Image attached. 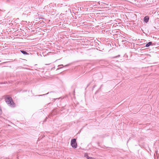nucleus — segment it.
I'll return each instance as SVG.
<instances>
[{"label":"nucleus","mask_w":159,"mask_h":159,"mask_svg":"<svg viewBox=\"0 0 159 159\" xmlns=\"http://www.w3.org/2000/svg\"><path fill=\"white\" fill-rule=\"evenodd\" d=\"M149 16H146L143 18V22L145 23H147L149 21Z\"/></svg>","instance_id":"4"},{"label":"nucleus","mask_w":159,"mask_h":159,"mask_svg":"<svg viewBox=\"0 0 159 159\" xmlns=\"http://www.w3.org/2000/svg\"><path fill=\"white\" fill-rule=\"evenodd\" d=\"M70 144L73 148H77V144L76 142V139H73L71 140Z\"/></svg>","instance_id":"2"},{"label":"nucleus","mask_w":159,"mask_h":159,"mask_svg":"<svg viewBox=\"0 0 159 159\" xmlns=\"http://www.w3.org/2000/svg\"><path fill=\"white\" fill-rule=\"evenodd\" d=\"M89 84L88 85V86H89Z\"/></svg>","instance_id":"22"},{"label":"nucleus","mask_w":159,"mask_h":159,"mask_svg":"<svg viewBox=\"0 0 159 159\" xmlns=\"http://www.w3.org/2000/svg\"><path fill=\"white\" fill-rule=\"evenodd\" d=\"M77 9L76 10H78V11H84V8L83 7H80V6H78V7H77Z\"/></svg>","instance_id":"7"},{"label":"nucleus","mask_w":159,"mask_h":159,"mask_svg":"<svg viewBox=\"0 0 159 159\" xmlns=\"http://www.w3.org/2000/svg\"><path fill=\"white\" fill-rule=\"evenodd\" d=\"M120 57V55H118L117 56L114 57V58H117V57Z\"/></svg>","instance_id":"15"},{"label":"nucleus","mask_w":159,"mask_h":159,"mask_svg":"<svg viewBox=\"0 0 159 159\" xmlns=\"http://www.w3.org/2000/svg\"><path fill=\"white\" fill-rule=\"evenodd\" d=\"M20 52L24 55H29V53H27L26 51L24 50H20Z\"/></svg>","instance_id":"8"},{"label":"nucleus","mask_w":159,"mask_h":159,"mask_svg":"<svg viewBox=\"0 0 159 159\" xmlns=\"http://www.w3.org/2000/svg\"><path fill=\"white\" fill-rule=\"evenodd\" d=\"M102 85H101V86H100V88H101L102 87Z\"/></svg>","instance_id":"19"},{"label":"nucleus","mask_w":159,"mask_h":159,"mask_svg":"<svg viewBox=\"0 0 159 159\" xmlns=\"http://www.w3.org/2000/svg\"><path fill=\"white\" fill-rule=\"evenodd\" d=\"M57 114V111L55 109H54L52 111L51 113L48 115V116L49 117L51 118V117L52 116H53Z\"/></svg>","instance_id":"3"},{"label":"nucleus","mask_w":159,"mask_h":159,"mask_svg":"<svg viewBox=\"0 0 159 159\" xmlns=\"http://www.w3.org/2000/svg\"><path fill=\"white\" fill-rule=\"evenodd\" d=\"M62 66V67H60L58 68L57 69V70H59V69H61V68H63V65H62V64H61V65H59L58 66V67H59V66Z\"/></svg>","instance_id":"11"},{"label":"nucleus","mask_w":159,"mask_h":159,"mask_svg":"<svg viewBox=\"0 0 159 159\" xmlns=\"http://www.w3.org/2000/svg\"><path fill=\"white\" fill-rule=\"evenodd\" d=\"M90 159H96L95 158L90 157Z\"/></svg>","instance_id":"16"},{"label":"nucleus","mask_w":159,"mask_h":159,"mask_svg":"<svg viewBox=\"0 0 159 159\" xmlns=\"http://www.w3.org/2000/svg\"><path fill=\"white\" fill-rule=\"evenodd\" d=\"M58 99V98H56V99H54L55 100H56V99Z\"/></svg>","instance_id":"20"},{"label":"nucleus","mask_w":159,"mask_h":159,"mask_svg":"<svg viewBox=\"0 0 159 159\" xmlns=\"http://www.w3.org/2000/svg\"><path fill=\"white\" fill-rule=\"evenodd\" d=\"M122 44L126 47H129V43L126 40H122L121 41Z\"/></svg>","instance_id":"5"},{"label":"nucleus","mask_w":159,"mask_h":159,"mask_svg":"<svg viewBox=\"0 0 159 159\" xmlns=\"http://www.w3.org/2000/svg\"><path fill=\"white\" fill-rule=\"evenodd\" d=\"M69 65V64H67L64 66H67Z\"/></svg>","instance_id":"18"},{"label":"nucleus","mask_w":159,"mask_h":159,"mask_svg":"<svg viewBox=\"0 0 159 159\" xmlns=\"http://www.w3.org/2000/svg\"><path fill=\"white\" fill-rule=\"evenodd\" d=\"M134 47H135V44H134V43H131V48H134Z\"/></svg>","instance_id":"12"},{"label":"nucleus","mask_w":159,"mask_h":159,"mask_svg":"<svg viewBox=\"0 0 159 159\" xmlns=\"http://www.w3.org/2000/svg\"><path fill=\"white\" fill-rule=\"evenodd\" d=\"M139 45V44H136L135 45Z\"/></svg>","instance_id":"21"},{"label":"nucleus","mask_w":159,"mask_h":159,"mask_svg":"<svg viewBox=\"0 0 159 159\" xmlns=\"http://www.w3.org/2000/svg\"><path fill=\"white\" fill-rule=\"evenodd\" d=\"M2 114V110L1 107H0V116Z\"/></svg>","instance_id":"14"},{"label":"nucleus","mask_w":159,"mask_h":159,"mask_svg":"<svg viewBox=\"0 0 159 159\" xmlns=\"http://www.w3.org/2000/svg\"><path fill=\"white\" fill-rule=\"evenodd\" d=\"M78 68H79V69H80V68H81V69H82V74H83L84 73H85L84 70H85V69H86V67H84L83 69V67L82 68L80 67H78Z\"/></svg>","instance_id":"9"},{"label":"nucleus","mask_w":159,"mask_h":159,"mask_svg":"<svg viewBox=\"0 0 159 159\" xmlns=\"http://www.w3.org/2000/svg\"><path fill=\"white\" fill-rule=\"evenodd\" d=\"M96 85H95L93 86V89L94 88L96 87Z\"/></svg>","instance_id":"17"},{"label":"nucleus","mask_w":159,"mask_h":159,"mask_svg":"<svg viewBox=\"0 0 159 159\" xmlns=\"http://www.w3.org/2000/svg\"><path fill=\"white\" fill-rule=\"evenodd\" d=\"M49 92H48V93H46V94H42V95H36V96H42L43 95H47V94H48L49 93Z\"/></svg>","instance_id":"13"},{"label":"nucleus","mask_w":159,"mask_h":159,"mask_svg":"<svg viewBox=\"0 0 159 159\" xmlns=\"http://www.w3.org/2000/svg\"><path fill=\"white\" fill-rule=\"evenodd\" d=\"M5 100L6 102L9 106L12 107H15V104L11 97L7 95L5 97Z\"/></svg>","instance_id":"1"},{"label":"nucleus","mask_w":159,"mask_h":159,"mask_svg":"<svg viewBox=\"0 0 159 159\" xmlns=\"http://www.w3.org/2000/svg\"><path fill=\"white\" fill-rule=\"evenodd\" d=\"M155 43H152V42H149L146 43V45H145V47L147 48V47H149L151 45H152V46L154 45H155Z\"/></svg>","instance_id":"6"},{"label":"nucleus","mask_w":159,"mask_h":159,"mask_svg":"<svg viewBox=\"0 0 159 159\" xmlns=\"http://www.w3.org/2000/svg\"><path fill=\"white\" fill-rule=\"evenodd\" d=\"M84 157H85L87 159H90V157H89L88 155V154L87 153H85L84 154Z\"/></svg>","instance_id":"10"}]
</instances>
